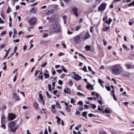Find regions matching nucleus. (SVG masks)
Segmentation results:
<instances>
[{
    "mask_svg": "<svg viewBox=\"0 0 134 134\" xmlns=\"http://www.w3.org/2000/svg\"><path fill=\"white\" fill-rule=\"evenodd\" d=\"M113 96L114 100H117V98L116 97L115 94L114 93H113Z\"/></svg>",
    "mask_w": 134,
    "mask_h": 134,
    "instance_id": "e433bc0d",
    "label": "nucleus"
},
{
    "mask_svg": "<svg viewBox=\"0 0 134 134\" xmlns=\"http://www.w3.org/2000/svg\"><path fill=\"white\" fill-rule=\"evenodd\" d=\"M52 13V10L51 11H48L47 13L46 14L47 15L50 14H51Z\"/></svg>",
    "mask_w": 134,
    "mask_h": 134,
    "instance_id": "09e8293b",
    "label": "nucleus"
},
{
    "mask_svg": "<svg viewBox=\"0 0 134 134\" xmlns=\"http://www.w3.org/2000/svg\"><path fill=\"white\" fill-rule=\"evenodd\" d=\"M66 75L64 74H63L61 75L60 76V77L62 78H64V77Z\"/></svg>",
    "mask_w": 134,
    "mask_h": 134,
    "instance_id": "de8ad7c7",
    "label": "nucleus"
},
{
    "mask_svg": "<svg viewBox=\"0 0 134 134\" xmlns=\"http://www.w3.org/2000/svg\"><path fill=\"white\" fill-rule=\"evenodd\" d=\"M81 27V25H79L76 26L75 28V30L77 31L79 30Z\"/></svg>",
    "mask_w": 134,
    "mask_h": 134,
    "instance_id": "6ab92c4d",
    "label": "nucleus"
},
{
    "mask_svg": "<svg viewBox=\"0 0 134 134\" xmlns=\"http://www.w3.org/2000/svg\"><path fill=\"white\" fill-rule=\"evenodd\" d=\"M87 111H84L83 113L82 116L84 117L86 119H87Z\"/></svg>",
    "mask_w": 134,
    "mask_h": 134,
    "instance_id": "412c9836",
    "label": "nucleus"
},
{
    "mask_svg": "<svg viewBox=\"0 0 134 134\" xmlns=\"http://www.w3.org/2000/svg\"><path fill=\"white\" fill-rule=\"evenodd\" d=\"M69 84L70 86H71L73 85V83L71 81H70L69 83Z\"/></svg>",
    "mask_w": 134,
    "mask_h": 134,
    "instance_id": "c03bdc74",
    "label": "nucleus"
},
{
    "mask_svg": "<svg viewBox=\"0 0 134 134\" xmlns=\"http://www.w3.org/2000/svg\"><path fill=\"white\" fill-rule=\"evenodd\" d=\"M58 83L60 85H62L63 84V82L61 80H59L58 81Z\"/></svg>",
    "mask_w": 134,
    "mask_h": 134,
    "instance_id": "79ce46f5",
    "label": "nucleus"
},
{
    "mask_svg": "<svg viewBox=\"0 0 134 134\" xmlns=\"http://www.w3.org/2000/svg\"><path fill=\"white\" fill-rule=\"evenodd\" d=\"M78 35L80 37L81 40L83 39V41H84V33L82 32Z\"/></svg>",
    "mask_w": 134,
    "mask_h": 134,
    "instance_id": "2eb2a0df",
    "label": "nucleus"
},
{
    "mask_svg": "<svg viewBox=\"0 0 134 134\" xmlns=\"http://www.w3.org/2000/svg\"><path fill=\"white\" fill-rule=\"evenodd\" d=\"M20 41V40L19 39H17L16 40H13V42L15 43H18Z\"/></svg>",
    "mask_w": 134,
    "mask_h": 134,
    "instance_id": "7c9ffc66",
    "label": "nucleus"
},
{
    "mask_svg": "<svg viewBox=\"0 0 134 134\" xmlns=\"http://www.w3.org/2000/svg\"><path fill=\"white\" fill-rule=\"evenodd\" d=\"M76 94H77V95H79V96H81V95H82V96H84V95H83V94L81 93H80L79 92H77L76 93Z\"/></svg>",
    "mask_w": 134,
    "mask_h": 134,
    "instance_id": "8fccbe9b",
    "label": "nucleus"
},
{
    "mask_svg": "<svg viewBox=\"0 0 134 134\" xmlns=\"http://www.w3.org/2000/svg\"><path fill=\"white\" fill-rule=\"evenodd\" d=\"M74 41L76 44H79L81 42V39L78 35L74 38Z\"/></svg>",
    "mask_w": 134,
    "mask_h": 134,
    "instance_id": "39448f33",
    "label": "nucleus"
},
{
    "mask_svg": "<svg viewBox=\"0 0 134 134\" xmlns=\"http://www.w3.org/2000/svg\"><path fill=\"white\" fill-rule=\"evenodd\" d=\"M50 29L53 32H59L61 31V27L60 24L58 23H54L51 25Z\"/></svg>",
    "mask_w": 134,
    "mask_h": 134,
    "instance_id": "f03ea898",
    "label": "nucleus"
},
{
    "mask_svg": "<svg viewBox=\"0 0 134 134\" xmlns=\"http://www.w3.org/2000/svg\"><path fill=\"white\" fill-rule=\"evenodd\" d=\"M53 93L55 95L57 93V91L56 90H55L53 91Z\"/></svg>",
    "mask_w": 134,
    "mask_h": 134,
    "instance_id": "774afa93",
    "label": "nucleus"
},
{
    "mask_svg": "<svg viewBox=\"0 0 134 134\" xmlns=\"http://www.w3.org/2000/svg\"><path fill=\"white\" fill-rule=\"evenodd\" d=\"M1 127L4 129H6V126L4 124V122H3L2 124Z\"/></svg>",
    "mask_w": 134,
    "mask_h": 134,
    "instance_id": "2f4dec72",
    "label": "nucleus"
},
{
    "mask_svg": "<svg viewBox=\"0 0 134 134\" xmlns=\"http://www.w3.org/2000/svg\"><path fill=\"white\" fill-rule=\"evenodd\" d=\"M64 55V53H62V52L59 53L58 54L60 56L63 55Z\"/></svg>",
    "mask_w": 134,
    "mask_h": 134,
    "instance_id": "338daca9",
    "label": "nucleus"
},
{
    "mask_svg": "<svg viewBox=\"0 0 134 134\" xmlns=\"http://www.w3.org/2000/svg\"><path fill=\"white\" fill-rule=\"evenodd\" d=\"M122 47L125 49L126 51H129V49L125 45H123Z\"/></svg>",
    "mask_w": 134,
    "mask_h": 134,
    "instance_id": "bb28decb",
    "label": "nucleus"
},
{
    "mask_svg": "<svg viewBox=\"0 0 134 134\" xmlns=\"http://www.w3.org/2000/svg\"><path fill=\"white\" fill-rule=\"evenodd\" d=\"M5 46V44H1L0 46V49L2 48L3 49L4 48Z\"/></svg>",
    "mask_w": 134,
    "mask_h": 134,
    "instance_id": "c9c22d12",
    "label": "nucleus"
},
{
    "mask_svg": "<svg viewBox=\"0 0 134 134\" xmlns=\"http://www.w3.org/2000/svg\"><path fill=\"white\" fill-rule=\"evenodd\" d=\"M39 78L41 79L42 81L43 80V75H40L39 76Z\"/></svg>",
    "mask_w": 134,
    "mask_h": 134,
    "instance_id": "bf43d9fd",
    "label": "nucleus"
},
{
    "mask_svg": "<svg viewBox=\"0 0 134 134\" xmlns=\"http://www.w3.org/2000/svg\"><path fill=\"white\" fill-rule=\"evenodd\" d=\"M72 77L75 80L77 81L81 80L82 78L78 74H75L74 76Z\"/></svg>",
    "mask_w": 134,
    "mask_h": 134,
    "instance_id": "6e6552de",
    "label": "nucleus"
},
{
    "mask_svg": "<svg viewBox=\"0 0 134 134\" xmlns=\"http://www.w3.org/2000/svg\"><path fill=\"white\" fill-rule=\"evenodd\" d=\"M56 118L57 119V122L59 124H60V121H61V119H60V118L58 117H56Z\"/></svg>",
    "mask_w": 134,
    "mask_h": 134,
    "instance_id": "393cba45",
    "label": "nucleus"
},
{
    "mask_svg": "<svg viewBox=\"0 0 134 134\" xmlns=\"http://www.w3.org/2000/svg\"><path fill=\"white\" fill-rule=\"evenodd\" d=\"M4 23V21L2 20L1 18H0V23L3 24Z\"/></svg>",
    "mask_w": 134,
    "mask_h": 134,
    "instance_id": "6e6d98bb",
    "label": "nucleus"
},
{
    "mask_svg": "<svg viewBox=\"0 0 134 134\" xmlns=\"http://www.w3.org/2000/svg\"><path fill=\"white\" fill-rule=\"evenodd\" d=\"M134 6V1H133L128 5L129 7L132 6Z\"/></svg>",
    "mask_w": 134,
    "mask_h": 134,
    "instance_id": "f704fd0d",
    "label": "nucleus"
},
{
    "mask_svg": "<svg viewBox=\"0 0 134 134\" xmlns=\"http://www.w3.org/2000/svg\"><path fill=\"white\" fill-rule=\"evenodd\" d=\"M39 101L43 105H44V101L43 100V99L42 97V96L41 94H39V97L38 98Z\"/></svg>",
    "mask_w": 134,
    "mask_h": 134,
    "instance_id": "1a4fd4ad",
    "label": "nucleus"
},
{
    "mask_svg": "<svg viewBox=\"0 0 134 134\" xmlns=\"http://www.w3.org/2000/svg\"><path fill=\"white\" fill-rule=\"evenodd\" d=\"M11 49H9L7 51H6V53L4 57V58H5L8 55V54L10 52Z\"/></svg>",
    "mask_w": 134,
    "mask_h": 134,
    "instance_id": "5701e85b",
    "label": "nucleus"
},
{
    "mask_svg": "<svg viewBox=\"0 0 134 134\" xmlns=\"http://www.w3.org/2000/svg\"><path fill=\"white\" fill-rule=\"evenodd\" d=\"M92 104V107L93 109H95L96 108V105L93 104Z\"/></svg>",
    "mask_w": 134,
    "mask_h": 134,
    "instance_id": "052dcab7",
    "label": "nucleus"
},
{
    "mask_svg": "<svg viewBox=\"0 0 134 134\" xmlns=\"http://www.w3.org/2000/svg\"><path fill=\"white\" fill-rule=\"evenodd\" d=\"M106 5L107 4L106 3H102L98 7V10L102 11L104 10L105 8Z\"/></svg>",
    "mask_w": 134,
    "mask_h": 134,
    "instance_id": "20e7f679",
    "label": "nucleus"
},
{
    "mask_svg": "<svg viewBox=\"0 0 134 134\" xmlns=\"http://www.w3.org/2000/svg\"><path fill=\"white\" fill-rule=\"evenodd\" d=\"M15 117V115L12 113H10L8 116V119L9 121L13 120Z\"/></svg>",
    "mask_w": 134,
    "mask_h": 134,
    "instance_id": "0eeeda50",
    "label": "nucleus"
},
{
    "mask_svg": "<svg viewBox=\"0 0 134 134\" xmlns=\"http://www.w3.org/2000/svg\"><path fill=\"white\" fill-rule=\"evenodd\" d=\"M88 115L90 117H92L93 116H94V117L96 116L95 115H94L92 113L89 114Z\"/></svg>",
    "mask_w": 134,
    "mask_h": 134,
    "instance_id": "a19ab883",
    "label": "nucleus"
},
{
    "mask_svg": "<svg viewBox=\"0 0 134 134\" xmlns=\"http://www.w3.org/2000/svg\"><path fill=\"white\" fill-rule=\"evenodd\" d=\"M30 12L31 13L34 14L36 13V11L34 8H32L31 10H30Z\"/></svg>",
    "mask_w": 134,
    "mask_h": 134,
    "instance_id": "a211bd4d",
    "label": "nucleus"
},
{
    "mask_svg": "<svg viewBox=\"0 0 134 134\" xmlns=\"http://www.w3.org/2000/svg\"><path fill=\"white\" fill-rule=\"evenodd\" d=\"M82 70L84 71L85 72H87L86 68V66H84V67L82 69Z\"/></svg>",
    "mask_w": 134,
    "mask_h": 134,
    "instance_id": "72a5a7b5",
    "label": "nucleus"
},
{
    "mask_svg": "<svg viewBox=\"0 0 134 134\" xmlns=\"http://www.w3.org/2000/svg\"><path fill=\"white\" fill-rule=\"evenodd\" d=\"M112 21V19L111 18H109L108 19V21L107 20L106 21V23L108 25H110Z\"/></svg>",
    "mask_w": 134,
    "mask_h": 134,
    "instance_id": "b1692460",
    "label": "nucleus"
},
{
    "mask_svg": "<svg viewBox=\"0 0 134 134\" xmlns=\"http://www.w3.org/2000/svg\"><path fill=\"white\" fill-rule=\"evenodd\" d=\"M103 113H109L110 111L108 110L107 109H105V110H104L103 111Z\"/></svg>",
    "mask_w": 134,
    "mask_h": 134,
    "instance_id": "c756f323",
    "label": "nucleus"
},
{
    "mask_svg": "<svg viewBox=\"0 0 134 134\" xmlns=\"http://www.w3.org/2000/svg\"><path fill=\"white\" fill-rule=\"evenodd\" d=\"M88 106H89L88 105H86V104L85 105H84V107L86 109H88L89 108Z\"/></svg>",
    "mask_w": 134,
    "mask_h": 134,
    "instance_id": "0e129e2a",
    "label": "nucleus"
},
{
    "mask_svg": "<svg viewBox=\"0 0 134 134\" xmlns=\"http://www.w3.org/2000/svg\"><path fill=\"white\" fill-rule=\"evenodd\" d=\"M111 69L113 74L114 75H118L122 72L123 68L120 64H118L113 65Z\"/></svg>",
    "mask_w": 134,
    "mask_h": 134,
    "instance_id": "f257e3e1",
    "label": "nucleus"
},
{
    "mask_svg": "<svg viewBox=\"0 0 134 134\" xmlns=\"http://www.w3.org/2000/svg\"><path fill=\"white\" fill-rule=\"evenodd\" d=\"M84 41L90 37L88 32L84 33Z\"/></svg>",
    "mask_w": 134,
    "mask_h": 134,
    "instance_id": "9d476101",
    "label": "nucleus"
},
{
    "mask_svg": "<svg viewBox=\"0 0 134 134\" xmlns=\"http://www.w3.org/2000/svg\"><path fill=\"white\" fill-rule=\"evenodd\" d=\"M126 67L128 69H129L132 68L131 65L130 64H127L126 65Z\"/></svg>",
    "mask_w": 134,
    "mask_h": 134,
    "instance_id": "c85d7f7f",
    "label": "nucleus"
},
{
    "mask_svg": "<svg viewBox=\"0 0 134 134\" xmlns=\"http://www.w3.org/2000/svg\"><path fill=\"white\" fill-rule=\"evenodd\" d=\"M77 104H78L80 105H82L83 104V103L82 101H80L77 103Z\"/></svg>",
    "mask_w": 134,
    "mask_h": 134,
    "instance_id": "603ef678",
    "label": "nucleus"
},
{
    "mask_svg": "<svg viewBox=\"0 0 134 134\" xmlns=\"http://www.w3.org/2000/svg\"><path fill=\"white\" fill-rule=\"evenodd\" d=\"M47 64L46 63H44L41 65V67L42 68H44L45 67Z\"/></svg>",
    "mask_w": 134,
    "mask_h": 134,
    "instance_id": "473e14b6",
    "label": "nucleus"
},
{
    "mask_svg": "<svg viewBox=\"0 0 134 134\" xmlns=\"http://www.w3.org/2000/svg\"><path fill=\"white\" fill-rule=\"evenodd\" d=\"M56 71L60 73H62V70L61 69L57 70H56Z\"/></svg>",
    "mask_w": 134,
    "mask_h": 134,
    "instance_id": "680f3d73",
    "label": "nucleus"
},
{
    "mask_svg": "<svg viewBox=\"0 0 134 134\" xmlns=\"http://www.w3.org/2000/svg\"><path fill=\"white\" fill-rule=\"evenodd\" d=\"M53 6L54 7L55 9H57L58 7V5H53Z\"/></svg>",
    "mask_w": 134,
    "mask_h": 134,
    "instance_id": "a18cd8bd",
    "label": "nucleus"
},
{
    "mask_svg": "<svg viewBox=\"0 0 134 134\" xmlns=\"http://www.w3.org/2000/svg\"><path fill=\"white\" fill-rule=\"evenodd\" d=\"M103 26L104 27L103 29V30L104 31H105L108 30H109L110 28V27L109 26H106L105 25V23H104L103 24Z\"/></svg>",
    "mask_w": 134,
    "mask_h": 134,
    "instance_id": "f8f14e48",
    "label": "nucleus"
},
{
    "mask_svg": "<svg viewBox=\"0 0 134 134\" xmlns=\"http://www.w3.org/2000/svg\"><path fill=\"white\" fill-rule=\"evenodd\" d=\"M98 82L100 83H103L104 81L102 80H100V79L99 78L98 79Z\"/></svg>",
    "mask_w": 134,
    "mask_h": 134,
    "instance_id": "4c0bfd02",
    "label": "nucleus"
},
{
    "mask_svg": "<svg viewBox=\"0 0 134 134\" xmlns=\"http://www.w3.org/2000/svg\"><path fill=\"white\" fill-rule=\"evenodd\" d=\"M106 88L108 91H110L111 90V88L109 86L106 87Z\"/></svg>",
    "mask_w": 134,
    "mask_h": 134,
    "instance_id": "864d4df0",
    "label": "nucleus"
},
{
    "mask_svg": "<svg viewBox=\"0 0 134 134\" xmlns=\"http://www.w3.org/2000/svg\"><path fill=\"white\" fill-rule=\"evenodd\" d=\"M34 105L35 107V109H37L38 108V105L36 102L35 101L34 102Z\"/></svg>",
    "mask_w": 134,
    "mask_h": 134,
    "instance_id": "dca6fc26",
    "label": "nucleus"
},
{
    "mask_svg": "<svg viewBox=\"0 0 134 134\" xmlns=\"http://www.w3.org/2000/svg\"><path fill=\"white\" fill-rule=\"evenodd\" d=\"M37 3H38L37 2H36L35 3L33 4H31V6L32 7L36 5L37 4Z\"/></svg>",
    "mask_w": 134,
    "mask_h": 134,
    "instance_id": "e2e57ef3",
    "label": "nucleus"
},
{
    "mask_svg": "<svg viewBox=\"0 0 134 134\" xmlns=\"http://www.w3.org/2000/svg\"><path fill=\"white\" fill-rule=\"evenodd\" d=\"M79 55L80 56H81V57H82L83 58L86 59V57L82 54H80V53H79Z\"/></svg>",
    "mask_w": 134,
    "mask_h": 134,
    "instance_id": "5fc2aeb1",
    "label": "nucleus"
},
{
    "mask_svg": "<svg viewBox=\"0 0 134 134\" xmlns=\"http://www.w3.org/2000/svg\"><path fill=\"white\" fill-rule=\"evenodd\" d=\"M86 88L90 90H93L94 89L93 86L90 84L87 85L86 86Z\"/></svg>",
    "mask_w": 134,
    "mask_h": 134,
    "instance_id": "ddd939ff",
    "label": "nucleus"
},
{
    "mask_svg": "<svg viewBox=\"0 0 134 134\" xmlns=\"http://www.w3.org/2000/svg\"><path fill=\"white\" fill-rule=\"evenodd\" d=\"M70 103H72V104H73L74 103V99L72 98H71V100H70Z\"/></svg>",
    "mask_w": 134,
    "mask_h": 134,
    "instance_id": "3c124183",
    "label": "nucleus"
},
{
    "mask_svg": "<svg viewBox=\"0 0 134 134\" xmlns=\"http://www.w3.org/2000/svg\"><path fill=\"white\" fill-rule=\"evenodd\" d=\"M83 21V19L82 18H81L80 19V21L79 22V23H81Z\"/></svg>",
    "mask_w": 134,
    "mask_h": 134,
    "instance_id": "69168bd1",
    "label": "nucleus"
},
{
    "mask_svg": "<svg viewBox=\"0 0 134 134\" xmlns=\"http://www.w3.org/2000/svg\"><path fill=\"white\" fill-rule=\"evenodd\" d=\"M29 21L30 24L32 25H34L37 22V19L35 18L30 19H29Z\"/></svg>",
    "mask_w": 134,
    "mask_h": 134,
    "instance_id": "423d86ee",
    "label": "nucleus"
},
{
    "mask_svg": "<svg viewBox=\"0 0 134 134\" xmlns=\"http://www.w3.org/2000/svg\"><path fill=\"white\" fill-rule=\"evenodd\" d=\"M85 49L87 51H89L90 50L91 47L89 45H86L85 47Z\"/></svg>",
    "mask_w": 134,
    "mask_h": 134,
    "instance_id": "4be33fe9",
    "label": "nucleus"
},
{
    "mask_svg": "<svg viewBox=\"0 0 134 134\" xmlns=\"http://www.w3.org/2000/svg\"><path fill=\"white\" fill-rule=\"evenodd\" d=\"M48 36V35L47 33H45L43 35V37L45 38L47 37Z\"/></svg>",
    "mask_w": 134,
    "mask_h": 134,
    "instance_id": "4d7b16f0",
    "label": "nucleus"
},
{
    "mask_svg": "<svg viewBox=\"0 0 134 134\" xmlns=\"http://www.w3.org/2000/svg\"><path fill=\"white\" fill-rule=\"evenodd\" d=\"M44 76L45 78V79L48 78L49 77V74H48L44 73Z\"/></svg>",
    "mask_w": 134,
    "mask_h": 134,
    "instance_id": "a878e982",
    "label": "nucleus"
},
{
    "mask_svg": "<svg viewBox=\"0 0 134 134\" xmlns=\"http://www.w3.org/2000/svg\"><path fill=\"white\" fill-rule=\"evenodd\" d=\"M46 42L45 41L41 40L40 41V43L41 44H43L45 43Z\"/></svg>",
    "mask_w": 134,
    "mask_h": 134,
    "instance_id": "58836bf2",
    "label": "nucleus"
},
{
    "mask_svg": "<svg viewBox=\"0 0 134 134\" xmlns=\"http://www.w3.org/2000/svg\"><path fill=\"white\" fill-rule=\"evenodd\" d=\"M14 98L15 99V100L16 101H19L20 100V98L19 97L17 96L14 97Z\"/></svg>",
    "mask_w": 134,
    "mask_h": 134,
    "instance_id": "cd10ccee",
    "label": "nucleus"
},
{
    "mask_svg": "<svg viewBox=\"0 0 134 134\" xmlns=\"http://www.w3.org/2000/svg\"><path fill=\"white\" fill-rule=\"evenodd\" d=\"M14 34L13 36V38L15 37L16 36V35L17 34V32L16 31V29H13Z\"/></svg>",
    "mask_w": 134,
    "mask_h": 134,
    "instance_id": "aec40b11",
    "label": "nucleus"
},
{
    "mask_svg": "<svg viewBox=\"0 0 134 134\" xmlns=\"http://www.w3.org/2000/svg\"><path fill=\"white\" fill-rule=\"evenodd\" d=\"M46 94L47 96L49 98H50L51 97V96L48 93V92H47Z\"/></svg>",
    "mask_w": 134,
    "mask_h": 134,
    "instance_id": "37998d69",
    "label": "nucleus"
},
{
    "mask_svg": "<svg viewBox=\"0 0 134 134\" xmlns=\"http://www.w3.org/2000/svg\"><path fill=\"white\" fill-rule=\"evenodd\" d=\"M63 91L64 93H65L70 94V90L68 88H66Z\"/></svg>",
    "mask_w": 134,
    "mask_h": 134,
    "instance_id": "4468645a",
    "label": "nucleus"
},
{
    "mask_svg": "<svg viewBox=\"0 0 134 134\" xmlns=\"http://www.w3.org/2000/svg\"><path fill=\"white\" fill-rule=\"evenodd\" d=\"M1 16H2V18L3 19H4L5 17H4V13H3V12H2V13H1Z\"/></svg>",
    "mask_w": 134,
    "mask_h": 134,
    "instance_id": "49530a36",
    "label": "nucleus"
},
{
    "mask_svg": "<svg viewBox=\"0 0 134 134\" xmlns=\"http://www.w3.org/2000/svg\"><path fill=\"white\" fill-rule=\"evenodd\" d=\"M8 127L13 132H14L19 127L18 125H16L14 121L10 122L8 123Z\"/></svg>",
    "mask_w": 134,
    "mask_h": 134,
    "instance_id": "7ed1b4c3",
    "label": "nucleus"
},
{
    "mask_svg": "<svg viewBox=\"0 0 134 134\" xmlns=\"http://www.w3.org/2000/svg\"><path fill=\"white\" fill-rule=\"evenodd\" d=\"M73 12L76 16H79V15L77 12V9L76 8H74L72 9Z\"/></svg>",
    "mask_w": 134,
    "mask_h": 134,
    "instance_id": "9b49d317",
    "label": "nucleus"
},
{
    "mask_svg": "<svg viewBox=\"0 0 134 134\" xmlns=\"http://www.w3.org/2000/svg\"><path fill=\"white\" fill-rule=\"evenodd\" d=\"M5 117L4 115H2L1 117V124H2L3 122H4L5 121Z\"/></svg>",
    "mask_w": 134,
    "mask_h": 134,
    "instance_id": "f3484780",
    "label": "nucleus"
},
{
    "mask_svg": "<svg viewBox=\"0 0 134 134\" xmlns=\"http://www.w3.org/2000/svg\"><path fill=\"white\" fill-rule=\"evenodd\" d=\"M100 134H107V133L104 131H102L100 132Z\"/></svg>",
    "mask_w": 134,
    "mask_h": 134,
    "instance_id": "ea45409f",
    "label": "nucleus"
},
{
    "mask_svg": "<svg viewBox=\"0 0 134 134\" xmlns=\"http://www.w3.org/2000/svg\"><path fill=\"white\" fill-rule=\"evenodd\" d=\"M103 42L104 44V45H106L107 44V42L105 41V40H103Z\"/></svg>",
    "mask_w": 134,
    "mask_h": 134,
    "instance_id": "13d9d810",
    "label": "nucleus"
}]
</instances>
